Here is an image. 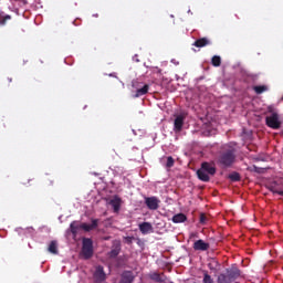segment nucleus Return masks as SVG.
<instances>
[{"label":"nucleus","mask_w":283,"mask_h":283,"mask_svg":"<svg viewBox=\"0 0 283 283\" xmlns=\"http://www.w3.org/2000/svg\"><path fill=\"white\" fill-rule=\"evenodd\" d=\"M216 175V165L203 163L201 164V168L197 171V176L199 180H202L203 182H209L210 176Z\"/></svg>","instance_id":"obj_1"},{"label":"nucleus","mask_w":283,"mask_h":283,"mask_svg":"<svg viewBox=\"0 0 283 283\" xmlns=\"http://www.w3.org/2000/svg\"><path fill=\"white\" fill-rule=\"evenodd\" d=\"M98 227V219H93L92 223H81L74 221L71 223V232L76 235L78 233V229H83L84 231H94Z\"/></svg>","instance_id":"obj_2"},{"label":"nucleus","mask_w":283,"mask_h":283,"mask_svg":"<svg viewBox=\"0 0 283 283\" xmlns=\"http://www.w3.org/2000/svg\"><path fill=\"white\" fill-rule=\"evenodd\" d=\"M219 163L223 165V167H231V165L235 163V154L233 149H228L227 151L222 153L219 157Z\"/></svg>","instance_id":"obj_3"},{"label":"nucleus","mask_w":283,"mask_h":283,"mask_svg":"<svg viewBox=\"0 0 283 283\" xmlns=\"http://www.w3.org/2000/svg\"><path fill=\"white\" fill-rule=\"evenodd\" d=\"M240 277L239 270H230L226 274H220L218 277V283H233Z\"/></svg>","instance_id":"obj_4"},{"label":"nucleus","mask_w":283,"mask_h":283,"mask_svg":"<svg viewBox=\"0 0 283 283\" xmlns=\"http://www.w3.org/2000/svg\"><path fill=\"white\" fill-rule=\"evenodd\" d=\"M82 255L85 260H90V258L94 255V243L92 242V239L83 240Z\"/></svg>","instance_id":"obj_5"},{"label":"nucleus","mask_w":283,"mask_h":283,"mask_svg":"<svg viewBox=\"0 0 283 283\" xmlns=\"http://www.w3.org/2000/svg\"><path fill=\"white\" fill-rule=\"evenodd\" d=\"M265 123L268 127H271V129H280L282 126V122H280V116L277 114H271L266 117Z\"/></svg>","instance_id":"obj_6"},{"label":"nucleus","mask_w":283,"mask_h":283,"mask_svg":"<svg viewBox=\"0 0 283 283\" xmlns=\"http://www.w3.org/2000/svg\"><path fill=\"white\" fill-rule=\"evenodd\" d=\"M133 87H135L136 93L134 95V98H140V96H145L147 92H149V86L147 84L138 83L137 85L134 83Z\"/></svg>","instance_id":"obj_7"},{"label":"nucleus","mask_w":283,"mask_h":283,"mask_svg":"<svg viewBox=\"0 0 283 283\" xmlns=\"http://www.w3.org/2000/svg\"><path fill=\"white\" fill-rule=\"evenodd\" d=\"M145 205L150 209L151 211H156L158 209L160 201L157 197H146L145 198Z\"/></svg>","instance_id":"obj_8"},{"label":"nucleus","mask_w":283,"mask_h":283,"mask_svg":"<svg viewBox=\"0 0 283 283\" xmlns=\"http://www.w3.org/2000/svg\"><path fill=\"white\" fill-rule=\"evenodd\" d=\"M186 118H187V115L185 113L177 115L175 119V132H182V126L185 125Z\"/></svg>","instance_id":"obj_9"},{"label":"nucleus","mask_w":283,"mask_h":283,"mask_svg":"<svg viewBox=\"0 0 283 283\" xmlns=\"http://www.w3.org/2000/svg\"><path fill=\"white\" fill-rule=\"evenodd\" d=\"M109 205L113 208L114 213H118L123 205V199H120L118 196H115L109 200Z\"/></svg>","instance_id":"obj_10"},{"label":"nucleus","mask_w":283,"mask_h":283,"mask_svg":"<svg viewBox=\"0 0 283 283\" xmlns=\"http://www.w3.org/2000/svg\"><path fill=\"white\" fill-rule=\"evenodd\" d=\"M105 271H103V266L98 265L95 268L94 280L97 283L105 282Z\"/></svg>","instance_id":"obj_11"},{"label":"nucleus","mask_w":283,"mask_h":283,"mask_svg":"<svg viewBox=\"0 0 283 283\" xmlns=\"http://www.w3.org/2000/svg\"><path fill=\"white\" fill-rule=\"evenodd\" d=\"M195 251H209V243L205 242L203 240H197L193 243Z\"/></svg>","instance_id":"obj_12"},{"label":"nucleus","mask_w":283,"mask_h":283,"mask_svg":"<svg viewBox=\"0 0 283 283\" xmlns=\"http://www.w3.org/2000/svg\"><path fill=\"white\" fill-rule=\"evenodd\" d=\"M139 230L144 235H146L147 233H151V231H154V227H151V223L149 222H144L139 224Z\"/></svg>","instance_id":"obj_13"},{"label":"nucleus","mask_w":283,"mask_h":283,"mask_svg":"<svg viewBox=\"0 0 283 283\" xmlns=\"http://www.w3.org/2000/svg\"><path fill=\"white\" fill-rule=\"evenodd\" d=\"M211 41H209V39L207 38H201V39H198L193 45L195 48H206V45H210Z\"/></svg>","instance_id":"obj_14"},{"label":"nucleus","mask_w":283,"mask_h":283,"mask_svg":"<svg viewBox=\"0 0 283 283\" xmlns=\"http://www.w3.org/2000/svg\"><path fill=\"white\" fill-rule=\"evenodd\" d=\"M134 282V275L132 272H124L119 283H132Z\"/></svg>","instance_id":"obj_15"},{"label":"nucleus","mask_w":283,"mask_h":283,"mask_svg":"<svg viewBox=\"0 0 283 283\" xmlns=\"http://www.w3.org/2000/svg\"><path fill=\"white\" fill-rule=\"evenodd\" d=\"M172 222H175V224L187 222V216H185V213H177L172 217Z\"/></svg>","instance_id":"obj_16"},{"label":"nucleus","mask_w":283,"mask_h":283,"mask_svg":"<svg viewBox=\"0 0 283 283\" xmlns=\"http://www.w3.org/2000/svg\"><path fill=\"white\" fill-rule=\"evenodd\" d=\"M255 94H264L269 87L266 85H259L253 87Z\"/></svg>","instance_id":"obj_17"},{"label":"nucleus","mask_w":283,"mask_h":283,"mask_svg":"<svg viewBox=\"0 0 283 283\" xmlns=\"http://www.w3.org/2000/svg\"><path fill=\"white\" fill-rule=\"evenodd\" d=\"M49 251L50 253H59V245L56 244L55 241H52L50 244H49Z\"/></svg>","instance_id":"obj_18"},{"label":"nucleus","mask_w":283,"mask_h":283,"mask_svg":"<svg viewBox=\"0 0 283 283\" xmlns=\"http://www.w3.org/2000/svg\"><path fill=\"white\" fill-rule=\"evenodd\" d=\"M12 19L10 15L0 12V25H6V21H10Z\"/></svg>","instance_id":"obj_19"},{"label":"nucleus","mask_w":283,"mask_h":283,"mask_svg":"<svg viewBox=\"0 0 283 283\" xmlns=\"http://www.w3.org/2000/svg\"><path fill=\"white\" fill-rule=\"evenodd\" d=\"M118 253H120V245L115 247L109 253V258H117Z\"/></svg>","instance_id":"obj_20"},{"label":"nucleus","mask_w":283,"mask_h":283,"mask_svg":"<svg viewBox=\"0 0 283 283\" xmlns=\"http://www.w3.org/2000/svg\"><path fill=\"white\" fill-rule=\"evenodd\" d=\"M221 63H222V60L220 59V56L214 55V56L212 57V65H213L214 67H220Z\"/></svg>","instance_id":"obj_21"},{"label":"nucleus","mask_w":283,"mask_h":283,"mask_svg":"<svg viewBox=\"0 0 283 283\" xmlns=\"http://www.w3.org/2000/svg\"><path fill=\"white\" fill-rule=\"evenodd\" d=\"M270 190L272 191V193H277L279 196H283V190L275 186H272Z\"/></svg>","instance_id":"obj_22"},{"label":"nucleus","mask_w":283,"mask_h":283,"mask_svg":"<svg viewBox=\"0 0 283 283\" xmlns=\"http://www.w3.org/2000/svg\"><path fill=\"white\" fill-rule=\"evenodd\" d=\"M153 280H155L156 282H164L163 275L160 274H153Z\"/></svg>","instance_id":"obj_23"},{"label":"nucleus","mask_w":283,"mask_h":283,"mask_svg":"<svg viewBox=\"0 0 283 283\" xmlns=\"http://www.w3.org/2000/svg\"><path fill=\"white\" fill-rule=\"evenodd\" d=\"M166 166H167L168 168L174 167V158H172V157H168V158H167V164H166Z\"/></svg>","instance_id":"obj_24"},{"label":"nucleus","mask_w":283,"mask_h":283,"mask_svg":"<svg viewBox=\"0 0 283 283\" xmlns=\"http://www.w3.org/2000/svg\"><path fill=\"white\" fill-rule=\"evenodd\" d=\"M200 222H201V224H207V214H205V213L200 214Z\"/></svg>","instance_id":"obj_25"},{"label":"nucleus","mask_w":283,"mask_h":283,"mask_svg":"<svg viewBox=\"0 0 283 283\" xmlns=\"http://www.w3.org/2000/svg\"><path fill=\"white\" fill-rule=\"evenodd\" d=\"M230 178H231V180L238 181V180H240V175L232 174V175H230Z\"/></svg>","instance_id":"obj_26"},{"label":"nucleus","mask_w":283,"mask_h":283,"mask_svg":"<svg viewBox=\"0 0 283 283\" xmlns=\"http://www.w3.org/2000/svg\"><path fill=\"white\" fill-rule=\"evenodd\" d=\"M216 264H218L216 261H212V262H210L209 263V269L211 270V271H213V269H216Z\"/></svg>","instance_id":"obj_27"},{"label":"nucleus","mask_w":283,"mask_h":283,"mask_svg":"<svg viewBox=\"0 0 283 283\" xmlns=\"http://www.w3.org/2000/svg\"><path fill=\"white\" fill-rule=\"evenodd\" d=\"M28 231H33V229L32 228H28Z\"/></svg>","instance_id":"obj_28"}]
</instances>
